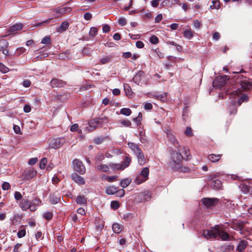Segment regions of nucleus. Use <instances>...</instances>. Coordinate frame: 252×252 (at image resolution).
<instances>
[{
	"label": "nucleus",
	"mask_w": 252,
	"mask_h": 252,
	"mask_svg": "<svg viewBox=\"0 0 252 252\" xmlns=\"http://www.w3.org/2000/svg\"><path fill=\"white\" fill-rule=\"evenodd\" d=\"M37 206L35 205L34 203H33V201L32 200L31 201V204L30 207V210L31 211H34L36 210Z\"/></svg>",
	"instance_id": "62"
},
{
	"label": "nucleus",
	"mask_w": 252,
	"mask_h": 252,
	"mask_svg": "<svg viewBox=\"0 0 252 252\" xmlns=\"http://www.w3.org/2000/svg\"><path fill=\"white\" fill-rule=\"evenodd\" d=\"M84 18L86 20H90L92 18V15L89 12H87L84 15Z\"/></svg>",
	"instance_id": "64"
},
{
	"label": "nucleus",
	"mask_w": 252,
	"mask_h": 252,
	"mask_svg": "<svg viewBox=\"0 0 252 252\" xmlns=\"http://www.w3.org/2000/svg\"><path fill=\"white\" fill-rule=\"evenodd\" d=\"M44 217L47 220H50L53 217V214L51 212H46L44 214Z\"/></svg>",
	"instance_id": "51"
},
{
	"label": "nucleus",
	"mask_w": 252,
	"mask_h": 252,
	"mask_svg": "<svg viewBox=\"0 0 252 252\" xmlns=\"http://www.w3.org/2000/svg\"><path fill=\"white\" fill-rule=\"evenodd\" d=\"M149 169L148 167L143 168L140 173V176H138L135 180V182L139 185L148 179Z\"/></svg>",
	"instance_id": "5"
},
{
	"label": "nucleus",
	"mask_w": 252,
	"mask_h": 252,
	"mask_svg": "<svg viewBox=\"0 0 252 252\" xmlns=\"http://www.w3.org/2000/svg\"><path fill=\"white\" fill-rule=\"evenodd\" d=\"M122 126L130 127L131 123L128 120H122L119 121Z\"/></svg>",
	"instance_id": "39"
},
{
	"label": "nucleus",
	"mask_w": 252,
	"mask_h": 252,
	"mask_svg": "<svg viewBox=\"0 0 252 252\" xmlns=\"http://www.w3.org/2000/svg\"><path fill=\"white\" fill-rule=\"evenodd\" d=\"M95 169L96 170L101 171L104 172H107L109 171V167L108 165L104 164H99L95 166Z\"/></svg>",
	"instance_id": "26"
},
{
	"label": "nucleus",
	"mask_w": 252,
	"mask_h": 252,
	"mask_svg": "<svg viewBox=\"0 0 252 252\" xmlns=\"http://www.w3.org/2000/svg\"><path fill=\"white\" fill-rule=\"evenodd\" d=\"M166 137L168 140L170 141L176 147L178 148L179 147V143L175 138L174 134L170 131H168L166 132Z\"/></svg>",
	"instance_id": "16"
},
{
	"label": "nucleus",
	"mask_w": 252,
	"mask_h": 252,
	"mask_svg": "<svg viewBox=\"0 0 252 252\" xmlns=\"http://www.w3.org/2000/svg\"><path fill=\"white\" fill-rule=\"evenodd\" d=\"M64 142V140L63 138H55L51 140L49 142V147L53 149H57L60 147Z\"/></svg>",
	"instance_id": "11"
},
{
	"label": "nucleus",
	"mask_w": 252,
	"mask_h": 252,
	"mask_svg": "<svg viewBox=\"0 0 252 252\" xmlns=\"http://www.w3.org/2000/svg\"><path fill=\"white\" fill-rule=\"evenodd\" d=\"M14 197L16 200H20L22 198L21 193L19 191H15L14 193Z\"/></svg>",
	"instance_id": "57"
},
{
	"label": "nucleus",
	"mask_w": 252,
	"mask_h": 252,
	"mask_svg": "<svg viewBox=\"0 0 252 252\" xmlns=\"http://www.w3.org/2000/svg\"><path fill=\"white\" fill-rule=\"evenodd\" d=\"M47 163V159L45 158H42L39 163V167L40 169H44Z\"/></svg>",
	"instance_id": "42"
},
{
	"label": "nucleus",
	"mask_w": 252,
	"mask_h": 252,
	"mask_svg": "<svg viewBox=\"0 0 252 252\" xmlns=\"http://www.w3.org/2000/svg\"><path fill=\"white\" fill-rule=\"evenodd\" d=\"M31 85V82L29 80L26 79V80H24L23 82V86L24 87L28 88V87H30Z\"/></svg>",
	"instance_id": "58"
},
{
	"label": "nucleus",
	"mask_w": 252,
	"mask_h": 252,
	"mask_svg": "<svg viewBox=\"0 0 252 252\" xmlns=\"http://www.w3.org/2000/svg\"><path fill=\"white\" fill-rule=\"evenodd\" d=\"M31 201L27 198H23L20 203V206L23 210L26 211L30 209Z\"/></svg>",
	"instance_id": "18"
},
{
	"label": "nucleus",
	"mask_w": 252,
	"mask_h": 252,
	"mask_svg": "<svg viewBox=\"0 0 252 252\" xmlns=\"http://www.w3.org/2000/svg\"><path fill=\"white\" fill-rule=\"evenodd\" d=\"M112 229L115 233H120L123 229V226L118 223H114Z\"/></svg>",
	"instance_id": "29"
},
{
	"label": "nucleus",
	"mask_w": 252,
	"mask_h": 252,
	"mask_svg": "<svg viewBox=\"0 0 252 252\" xmlns=\"http://www.w3.org/2000/svg\"><path fill=\"white\" fill-rule=\"evenodd\" d=\"M120 113L122 115L128 116L131 114V111L129 108H123L121 109Z\"/></svg>",
	"instance_id": "40"
},
{
	"label": "nucleus",
	"mask_w": 252,
	"mask_h": 252,
	"mask_svg": "<svg viewBox=\"0 0 252 252\" xmlns=\"http://www.w3.org/2000/svg\"><path fill=\"white\" fill-rule=\"evenodd\" d=\"M124 88L126 94L129 97L132 96V92L130 87L127 84H125L124 85Z\"/></svg>",
	"instance_id": "33"
},
{
	"label": "nucleus",
	"mask_w": 252,
	"mask_h": 252,
	"mask_svg": "<svg viewBox=\"0 0 252 252\" xmlns=\"http://www.w3.org/2000/svg\"><path fill=\"white\" fill-rule=\"evenodd\" d=\"M71 178L74 182L79 185H83L85 184V181L84 178L76 173H74L71 175Z\"/></svg>",
	"instance_id": "14"
},
{
	"label": "nucleus",
	"mask_w": 252,
	"mask_h": 252,
	"mask_svg": "<svg viewBox=\"0 0 252 252\" xmlns=\"http://www.w3.org/2000/svg\"><path fill=\"white\" fill-rule=\"evenodd\" d=\"M99 126H101V120L95 118L89 121V126L86 127V130L91 132Z\"/></svg>",
	"instance_id": "8"
},
{
	"label": "nucleus",
	"mask_w": 252,
	"mask_h": 252,
	"mask_svg": "<svg viewBox=\"0 0 252 252\" xmlns=\"http://www.w3.org/2000/svg\"><path fill=\"white\" fill-rule=\"evenodd\" d=\"M222 185L221 182L219 179H216L212 181L211 186L215 189H220Z\"/></svg>",
	"instance_id": "30"
},
{
	"label": "nucleus",
	"mask_w": 252,
	"mask_h": 252,
	"mask_svg": "<svg viewBox=\"0 0 252 252\" xmlns=\"http://www.w3.org/2000/svg\"><path fill=\"white\" fill-rule=\"evenodd\" d=\"M203 204L208 208L216 206L218 201V198H204L201 200Z\"/></svg>",
	"instance_id": "9"
},
{
	"label": "nucleus",
	"mask_w": 252,
	"mask_h": 252,
	"mask_svg": "<svg viewBox=\"0 0 252 252\" xmlns=\"http://www.w3.org/2000/svg\"><path fill=\"white\" fill-rule=\"evenodd\" d=\"M118 189L114 186H110L106 189V193L107 194L113 195L117 192Z\"/></svg>",
	"instance_id": "34"
},
{
	"label": "nucleus",
	"mask_w": 252,
	"mask_h": 252,
	"mask_svg": "<svg viewBox=\"0 0 252 252\" xmlns=\"http://www.w3.org/2000/svg\"><path fill=\"white\" fill-rule=\"evenodd\" d=\"M220 35L219 32H215L213 34V38L215 40H218L220 39Z\"/></svg>",
	"instance_id": "63"
},
{
	"label": "nucleus",
	"mask_w": 252,
	"mask_h": 252,
	"mask_svg": "<svg viewBox=\"0 0 252 252\" xmlns=\"http://www.w3.org/2000/svg\"><path fill=\"white\" fill-rule=\"evenodd\" d=\"M37 161H38V158H32L29 159V160L28 161V163L30 165H32L35 164L37 162Z\"/></svg>",
	"instance_id": "61"
},
{
	"label": "nucleus",
	"mask_w": 252,
	"mask_h": 252,
	"mask_svg": "<svg viewBox=\"0 0 252 252\" xmlns=\"http://www.w3.org/2000/svg\"><path fill=\"white\" fill-rule=\"evenodd\" d=\"M229 79V77L226 75L219 76L216 78L214 82V86L218 87L223 86L225 82Z\"/></svg>",
	"instance_id": "10"
},
{
	"label": "nucleus",
	"mask_w": 252,
	"mask_h": 252,
	"mask_svg": "<svg viewBox=\"0 0 252 252\" xmlns=\"http://www.w3.org/2000/svg\"><path fill=\"white\" fill-rule=\"evenodd\" d=\"M76 202L78 204L80 205L86 204L87 202V199L84 195L78 196L76 198Z\"/></svg>",
	"instance_id": "32"
},
{
	"label": "nucleus",
	"mask_w": 252,
	"mask_h": 252,
	"mask_svg": "<svg viewBox=\"0 0 252 252\" xmlns=\"http://www.w3.org/2000/svg\"><path fill=\"white\" fill-rule=\"evenodd\" d=\"M2 189L4 190H8L10 188V185L9 183L4 182L1 186Z\"/></svg>",
	"instance_id": "53"
},
{
	"label": "nucleus",
	"mask_w": 252,
	"mask_h": 252,
	"mask_svg": "<svg viewBox=\"0 0 252 252\" xmlns=\"http://www.w3.org/2000/svg\"><path fill=\"white\" fill-rule=\"evenodd\" d=\"M136 156L137 158L138 162L139 164L140 165H144L146 162V159H145V157L144 156V154L142 153V151L141 152L138 153V154H137Z\"/></svg>",
	"instance_id": "28"
},
{
	"label": "nucleus",
	"mask_w": 252,
	"mask_h": 252,
	"mask_svg": "<svg viewBox=\"0 0 252 252\" xmlns=\"http://www.w3.org/2000/svg\"><path fill=\"white\" fill-rule=\"evenodd\" d=\"M248 245V242L244 240H241L240 241L239 244L237 246V250L239 252H241L243 251Z\"/></svg>",
	"instance_id": "27"
},
{
	"label": "nucleus",
	"mask_w": 252,
	"mask_h": 252,
	"mask_svg": "<svg viewBox=\"0 0 252 252\" xmlns=\"http://www.w3.org/2000/svg\"><path fill=\"white\" fill-rule=\"evenodd\" d=\"M222 155L220 154H210L208 156V159L212 162H217L221 158Z\"/></svg>",
	"instance_id": "23"
},
{
	"label": "nucleus",
	"mask_w": 252,
	"mask_h": 252,
	"mask_svg": "<svg viewBox=\"0 0 252 252\" xmlns=\"http://www.w3.org/2000/svg\"><path fill=\"white\" fill-rule=\"evenodd\" d=\"M128 146L136 155L142 151L139 146L134 143L129 142Z\"/></svg>",
	"instance_id": "17"
},
{
	"label": "nucleus",
	"mask_w": 252,
	"mask_h": 252,
	"mask_svg": "<svg viewBox=\"0 0 252 252\" xmlns=\"http://www.w3.org/2000/svg\"><path fill=\"white\" fill-rule=\"evenodd\" d=\"M131 183V180L128 178H126L122 180L120 183V185L123 188H126Z\"/></svg>",
	"instance_id": "36"
},
{
	"label": "nucleus",
	"mask_w": 252,
	"mask_h": 252,
	"mask_svg": "<svg viewBox=\"0 0 252 252\" xmlns=\"http://www.w3.org/2000/svg\"><path fill=\"white\" fill-rule=\"evenodd\" d=\"M52 20V18H49L47 20H44L43 21H42L41 22L36 23L34 25V26L35 27H42V26H46L47 24H49L51 22V21Z\"/></svg>",
	"instance_id": "38"
},
{
	"label": "nucleus",
	"mask_w": 252,
	"mask_h": 252,
	"mask_svg": "<svg viewBox=\"0 0 252 252\" xmlns=\"http://www.w3.org/2000/svg\"><path fill=\"white\" fill-rule=\"evenodd\" d=\"M144 76V72L142 71H139L133 78V81L136 84H139Z\"/></svg>",
	"instance_id": "21"
},
{
	"label": "nucleus",
	"mask_w": 252,
	"mask_h": 252,
	"mask_svg": "<svg viewBox=\"0 0 252 252\" xmlns=\"http://www.w3.org/2000/svg\"><path fill=\"white\" fill-rule=\"evenodd\" d=\"M245 222L244 221H238L232 224L231 228L234 230L239 231L241 234L243 233V230L245 229Z\"/></svg>",
	"instance_id": "12"
},
{
	"label": "nucleus",
	"mask_w": 252,
	"mask_h": 252,
	"mask_svg": "<svg viewBox=\"0 0 252 252\" xmlns=\"http://www.w3.org/2000/svg\"><path fill=\"white\" fill-rule=\"evenodd\" d=\"M118 23L120 25L124 26L126 24V19L123 17L120 18L118 20Z\"/></svg>",
	"instance_id": "59"
},
{
	"label": "nucleus",
	"mask_w": 252,
	"mask_h": 252,
	"mask_svg": "<svg viewBox=\"0 0 252 252\" xmlns=\"http://www.w3.org/2000/svg\"><path fill=\"white\" fill-rule=\"evenodd\" d=\"M104 138L101 137H97L94 139V141L96 144H101Z\"/></svg>",
	"instance_id": "55"
},
{
	"label": "nucleus",
	"mask_w": 252,
	"mask_h": 252,
	"mask_svg": "<svg viewBox=\"0 0 252 252\" xmlns=\"http://www.w3.org/2000/svg\"><path fill=\"white\" fill-rule=\"evenodd\" d=\"M172 169L175 170L180 171L183 173H188L190 171V169L188 167L182 166L180 163L176 164L174 167L172 168Z\"/></svg>",
	"instance_id": "24"
},
{
	"label": "nucleus",
	"mask_w": 252,
	"mask_h": 252,
	"mask_svg": "<svg viewBox=\"0 0 252 252\" xmlns=\"http://www.w3.org/2000/svg\"><path fill=\"white\" fill-rule=\"evenodd\" d=\"M9 71V68L6 67L4 64L0 63V71L3 73H6Z\"/></svg>",
	"instance_id": "44"
},
{
	"label": "nucleus",
	"mask_w": 252,
	"mask_h": 252,
	"mask_svg": "<svg viewBox=\"0 0 252 252\" xmlns=\"http://www.w3.org/2000/svg\"><path fill=\"white\" fill-rule=\"evenodd\" d=\"M51 37L50 36H46L41 40V43L44 44H46L47 46L50 48L51 45Z\"/></svg>",
	"instance_id": "35"
},
{
	"label": "nucleus",
	"mask_w": 252,
	"mask_h": 252,
	"mask_svg": "<svg viewBox=\"0 0 252 252\" xmlns=\"http://www.w3.org/2000/svg\"><path fill=\"white\" fill-rule=\"evenodd\" d=\"M26 232L25 229H23L19 230L17 233V236L19 238H21L24 237L26 235Z\"/></svg>",
	"instance_id": "52"
},
{
	"label": "nucleus",
	"mask_w": 252,
	"mask_h": 252,
	"mask_svg": "<svg viewBox=\"0 0 252 252\" xmlns=\"http://www.w3.org/2000/svg\"><path fill=\"white\" fill-rule=\"evenodd\" d=\"M111 57L109 56H105L100 60L101 64H105L110 62Z\"/></svg>",
	"instance_id": "47"
},
{
	"label": "nucleus",
	"mask_w": 252,
	"mask_h": 252,
	"mask_svg": "<svg viewBox=\"0 0 252 252\" xmlns=\"http://www.w3.org/2000/svg\"><path fill=\"white\" fill-rule=\"evenodd\" d=\"M111 207L114 209H117L120 207L119 202L117 201H111Z\"/></svg>",
	"instance_id": "49"
},
{
	"label": "nucleus",
	"mask_w": 252,
	"mask_h": 252,
	"mask_svg": "<svg viewBox=\"0 0 252 252\" xmlns=\"http://www.w3.org/2000/svg\"><path fill=\"white\" fill-rule=\"evenodd\" d=\"M194 32L191 31L190 29L186 30L183 33L184 36L189 39H190L194 36Z\"/></svg>",
	"instance_id": "31"
},
{
	"label": "nucleus",
	"mask_w": 252,
	"mask_h": 252,
	"mask_svg": "<svg viewBox=\"0 0 252 252\" xmlns=\"http://www.w3.org/2000/svg\"><path fill=\"white\" fill-rule=\"evenodd\" d=\"M97 33V29L94 27H92L89 32L91 36H94Z\"/></svg>",
	"instance_id": "48"
},
{
	"label": "nucleus",
	"mask_w": 252,
	"mask_h": 252,
	"mask_svg": "<svg viewBox=\"0 0 252 252\" xmlns=\"http://www.w3.org/2000/svg\"><path fill=\"white\" fill-rule=\"evenodd\" d=\"M212 5H210L211 9H219L220 8V2L219 0H213Z\"/></svg>",
	"instance_id": "41"
},
{
	"label": "nucleus",
	"mask_w": 252,
	"mask_h": 252,
	"mask_svg": "<svg viewBox=\"0 0 252 252\" xmlns=\"http://www.w3.org/2000/svg\"><path fill=\"white\" fill-rule=\"evenodd\" d=\"M131 158L129 157L126 156L124 159V162H123V166L125 167V168L126 167H127L129 165L130 163L131 162Z\"/></svg>",
	"instance_id": "43"
},
{
	"label": "nucleus",
	"mask_w": 252,
	"mask_h": 252,
	"mask_svg": "<svg viewBox=\"0 0 252 252\" xmlns=\"http://www.w3.org/2000/svg\"><path fill=\"white\" fill-rule=\"evenodd\" d=\"M37 172L33 169H31L26 171L24 175V179L30 180L36 176Z\"/></svg>",
	"instance_id": "19"
},
{
	"label": "nucleus",
	"mask_w": 252,
	"mask_h": 252,
	"mask_svg": "<svg viewBox=\"0 0 252 252\" xmlns=\"http://www.w3.org/2000/svg\"><path fill=\"white\" fill-rule=\"evenodd\" d=\"M203 235L207 239L219 238L222 241H228L230 240V238L229 234L221 230L218 225H216L209 229L204 230Z\"/></svg>",
	"instance_id": "1"
},
{
	"label": "nucleus",
	"mask_w": 252,
	"mask_h": 252,
	"mask_svg": "<svg viewBox=\"0 0 252 252\" xmlns=\"http://www.w3.org/2000/svg\"><path fill=\"white\" fill-rule=\"evenodd\" d=\"M241 90H240V88H238L237 90L233 91L231 94L232 97H239L237 101L239 106L241 105L243 102H247L249 101L248 95L245 94H241Z\"/></svg>",
	"instance_id": "3"
},
{
	"label": "nucleus",
	"mask_w": 252,
	"mask_h": 252,
	"mask_svg": "<svg viewBox=\"0 0 252 252\" xmlns=\"http://www.w3.org/2000/svg\"><path fill=\"white\" fill-rule=\"evenodd\" d=\"M237 83L241 87L242 91L249 90L252 89V80L242 75H238L236 78Z\"/></svg>",
	"instance_id": "2"
},
{
	"label": "nucleus",
	"mask_w": 252,
	"mask_h": 252,
	"mask_svg": "<svg viewBox=\"0 0 252 252\" xmlns=\"http://www.w3.org/2000/svg\"><path fill=\"white\" fill-rule=\"evenodd\" d=\"M172 161L170 162L171 168L174 167L176 164H179L182 161L183 156L180 153V150L178 149L177 151L172 152L171 154Z\"/></svg>",
	"instance_id": "4"
},
{
	"label": "nucleus",
	"mask_w": 252,
	"mask_h": 252,
	"mask_svg": "<svg viewBox=\"0 0 252 252\" xmlns=\"http://www.w3.org/2000/svg\"><path fill=\"white\" fill-rule=\"evenodd\" d=\"M72 163L73 168L76 172L81 175H83L85 173L86 168L81 160L78 159H75L73 160Z\"/></svg>",
	"instance_id": "6"
},
{
	"label": "nucleus",
	"mask_w": 252,
	"mask_h": 252,
	"mask_svg": "<svg viewBox=\"0 0 252 252\" xmlns=\"http://www.w3.org/2000/svg\"><path fill=\"white\" fill-rule=\"evenodd\" d=\"M185 133L188 136H191L193 135L192 129L190 127H187L185 131Z\"/></svg>",
	"instance_id": "56"
},
{
	"label": "nucleus",
	"mask_w": 252,
	"mask_h": 252,
	"mask_svg": "<svg viewBox=\"0 0 252 252\" xmlns=\"http://www.w3.org/2000/svg\"><path fill=\"white\" fill-rule=\"evenodd\" d=\"M26 51V49L24 47H19L17 49L16 51V55L17 56H19L22 54L24 53Z\"/></svg>",
	"instance_id": "54"
},
{
	"label": "nucleus",
	"mask_w": 252,
	"mask_h": 252,
	"mask_svg": "<svg viewBox=\"0 0 252 252\" xmlns=\"http://www.w3.org/2000/svg\"><path fill=\"white\" fill-rule=\"evenodd\" d=\"M110 30V27L108 25L104 24L102 27V31L104 32H108Z\"/></svg>",
	"instance_id": "60"
},
{
	"label": "nucleus",
	"mask_w": 252,
	"mask_h": 252,
	"mask_svg": "<svg viewBox=\"0 0 252 252\" xmlns=\"http://www.w3.org/2000/svg\"><path fill=\"white\" fill-rule=\"evenodd\" d=\"M220 175V173H212L208 176L207 180L211 181L216 177H219Z\"/></svg>",
	"instance_id": "46"
},
{
	"label": "nucleus",
	"mask_w": 252,
	"mask_h": 252,
	"mask_svg": "<svg viewBox=\"0 0 252 252\" xmlns=\"http://www.w3.org/2000/svg\"><path fill=\"white\" fill-rule=\"evenodd\" d=\"M23 25L22 23H16L9 27L8 32L11 34H14L17 31L22 30Z\"/></svg>",
	"instance_id": "15"
},
{
	"label": "nucleus",
	"mask_w": 252,
	"mask_h": 252,
	"mask_svg": "<svg viewBox=\"0 0 252 252\" xmlns=\"http://www.w3.org/2000/svg\"><path fill=\"white\" fill-rule=\"evenodd\" d=\"M69 26V24L67 21H63L62 23L61 26L56 29L58 32L62 33L66 31Z\"/></svg>",
	"instance_id": "22"
},
{
	"label": "nucleus",
	"mask_w": 252,
	"mask_h": 252,
	"mask_svg": "<svg viewBox=\"0 0 252 252\" xmlns=\"http://www.w3.org/2000/svg\"><path fill=\"white\" fill-rule=\"evenodd\" d=\"M179 0H164L162 3L168 6H171L172 5L178 4Z\"/></svg>",
	"instance_id": "37"
},
{
	"label": "nucleus",
	"mask_w": 252,
	"mask_h": 252,
	"mask_svg": "<svg viewBox=\"0 0 252 252\" xmlns=\"http://www.w3.org/2000/svg\"><path fill=\"white\" fill-rule=\"evenodd\" d=\"M50 85L53 87H63L66 85V82L57 78L52 79L50 81Z\"/></svg>",
	"instance_id": "13"
},
{
	"label": "nucleus",
	"mask_w": 252,
	"mask_h": 252,
	"mask_svg": "<svg viewBox=\"0 0 252 252\" xmlns=\"http://www.w3.org/2000/svg\"><path fill=\"white\" fill-rule=\"evenodd\" d=\"M104 159V156L102 154H98L95 158H94V160L95 161H102Z\"/></svg>",
	"instance_id": "50"
},
{
	"label": "nucleus",
	"mask_w": 252,
	"mask_h": 252,
	"mask_svg": "<svg viewBox=\"0 0 252 252\" xmlns=\"http://www.w3.org/2000/svg\"><path fill=\"white\" fill-rule=\"evenodd\" d=\"M71 11V8L69 7H59L53 9L52 12L53 13L52 15L55 18L61 17L62 15L67 13Z\"/></svg>",
	"instance_id": "7"
},
{
	"label": "nucleus",
	"mask_w": 252,
	"mask_h": 252,
	"mask_svg": "<svg viewBox=\"0 0 252 252\" xmlns=\"http://www.w3.org/2000/svg\"><path fill=\"white\" fill-rule=\"evenodd\" d=\"M150 42L154 44H156L158 42V38L156 35H152L149 39Z\"/></svg>",
	"instance_id": "45"
},
{
	"label": "nucleus",
	"mask_w": 252,
	"mask_h": 252,
	"mask_svg": "<svg viewBox=\"0 0 252 252\" xmlns=\"http://www.w3.org/2000/svg\"><path fill=\"white\" fill-rule=\"evenodd\" d=\"M182 155L183 156L182 158L186 160H189L191 158L190 153L189 149L184 147L183 148V151L182 152Z\"/></svg>",
	"instance_id": "25"
},
{
	"label": "nucleus",
	"mask_w": 252,
	"mask_h": 252,
	"mask_svg": "<svg viewBox=\"0 0 252 252\" xmlns=\"http://www.w3.org/2000/svg\"><path fill=\"white\" fill-rule=\"evenodd\" d=\"M60 199L61 196L59 194H57L56 193L51 194L49 196V201L52 204L58 203L60 201Z\"/></svg>",
	"instance_id": "20"
}]
</instances>
